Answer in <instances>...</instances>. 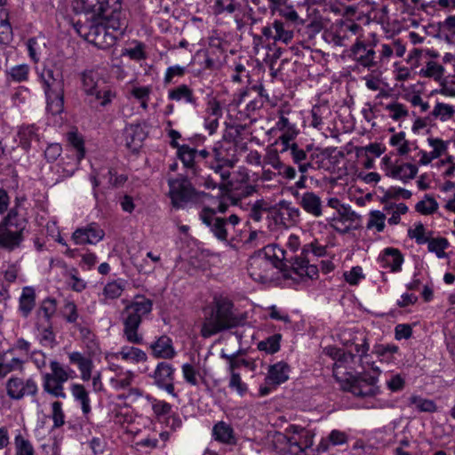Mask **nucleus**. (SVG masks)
<instances>
[{"mask_svg":"<svg viewBox=\"0 0 455 455\" xmlns=\"http://www.w3.org/2000/svg\"><path fill=\"white\" fill-rule=\"evenodd\" d=\"M292 257L276 244H268L249 259L248 273L256 282L266 283L279 278L280 272L291 268Z\"/></svg>","mask_w":455,"mask_h":455,"instance_id":"f257e3e1","label":"nucleus"},{"mask_svg":"<svg viewBox=\"0 0 455 455\" xmlns=\"http://www.w3.org/2000/svg\"><path fill=\"white\" fill-rule=\"evenodd\" d=\"M244 318L234 309L227 298H214L210 313L205 315L201 328L202 337L207 339L219 332L242 325Z\"/></svg>","mask_w":455,"mask_h":455,"instance_id":"f03ea898","label":"nucleus"},{"mask_svg":"<svg viewBox=\"0 0 455 455\" xmlns=\"http://www.w3.org/2000/svg\"><path fill=\"white\" fill-rule=\"evenodd\" d=\"M73 9L76 13L91 14L90 19L108 20L114 31L127 28L121 0H76Z\"/></svg>","mask_w":455,"mask_h":455,"instance_id":"7ed1b4c3","label":"nucleus"},{"mask_svg":"<svg viewBox=\"0 0 455 455\" xmlns=\"http://www.w3.org/2000/svg\"><path fill=\"white\" fill-rule=\"evenodd\" d=\"M153 308L151 299L144 296H137L121 312V320L124 325L123 335L132 344H141L143 337L139 333V328L143 317L148 315Z\"/></svg>","mask_w":455,"mask_h":455,"instance_id":"20e7f679","label":"nucleus"},{"mask_svg":"<svg viewBox=\"0 0 455 455\" xmlns=\"http://www.w3.org/2000/svg\"><path fill=\"white\" fill-rule=\"evenodd\" d=\"M74 28L81 37L101 49L114 45L125 30L114 31L109 22L103 19H88L84 22L78 20Z\"/></svg>","mask_w":455,"mask_h":455,"instance_id":"39448f33","label":"nucleus"},{"mask_svg":"<svg viewBox=\"0 0 455 455\" xmlns=\"http://www.w3.org/2000/svg\"><path fill=\"white\" fill-rule=\"evenodd\" d=\"M169 196L174 208H184L189 203H197L206 194L198 192L186 177H178L168 180Z\"/></svg>","mask_w":455,"mask_h":455,"instance_id":"423d86ee","label":"nucleus"},{"mask_svg":"<svg viewBox=\"0 0 455 455\" xmlns=\"http://www.w3.org/2000/svg\"><path fill=\"white\" fill-rule=\"evenodd\" d=\"M325 246L320 245L317 243L305 244L299 256L288 254V257L293 258L291 262H290L291 269H292L294 273L299 275H306L313 279L314 277L317 276L318 269L316 266L309 264L311 260L309 254H312L314 257H322L325 255Z\"/></svg>","mask_w":455,"mask_h":455,"instance_id":"0eeeda50","label":"nucleus"},{"mask_svg":"<svg viewBox=\"0 0 455 455\" xmlns=\"http://www.w3.org/2000/svg\"><path fill=\"white\" fill-rule=\"evenodd\" d=\"M199 218L210 228L214 236L220 241H228L230 229L240 222V218L236 214H231L228 218L218 217L216 210L209 207L203 208Z\"/></svg>","mask_w":455,"mask_h":455,"instance_id":"6e6552de","label":"nucleus"},{"mask_svg":"<svg viewBox=\"0 0 455 455\" xmlns=\"http://www.w3.org/2000/svg\"><path fill=\"white\" fill-rule=\"evenodd\" d=\"M377 382V377L369 373H363L347 379L343 385V389L352 393L356 397H373L380 392Z\"/></svg>","mask_w":455,"mask_h":455,"instance_id":"1a4fd4ad","label":"nucleus"},{"mask_svg":"<svg viewBox=\"0 0 455 455\" xmlns=\"http://www.w3.org/2000/svg\"><path fill=\"white\" fill-rule=\"evenodd\" d=\"M7 395L12 400H21L25 396H34L38 392V387L33 378L11 377L5 384Z\"/></svg>","mask_w":455,"mask_h":455,"instance_id":"9d476101","label":"nucleus"},{"mask_svg":"<svg viewBox=\"0 0 455 455\" xmlns=\"http://www.w3.org/2000/svg\"><path fill=\"white\" fill-rule=\"evenodd\" d=\"M286 444L292 455H302L312 445V439L303 427L291 425L286 429Z\"/></svg>","mask_w":455,"mask_h":455,"instance_id":"9b49d317","label":"nucleus"},{"mask_svg":"<svg viewBox=\"0 0 455 455\" xmlns=\"http://www.w3.org/2000/svg\"><path fill=\"white\" fill-rule=\"evenodd\" d=\"M24 201V198L17 197L14 206L10 209L7 215L0 222L12 229L14 228L13 230L22 235H24L28 223V213L22 205Z\"/></svg>","mask_w":455,"mask_h":455,"instance_id":"f8f14e48","label":"nucleus"},{"mask_svg":"<svg viewBox=\"0 0 455 455\" xmlns=\"http://www.w3.org/2000/svg\"><path fill=\"white\" fill-rule=\"evenodd\" d=\"M348 56L358 65L368 69L378 66L376 52L374 51L373 46H370L363 41L356 40V42L352 45Z\"/></svg>","mask_w":455,"mask_h":455,"instance_id":"ddd939ff","label":"nucleus"},{"mask_svg":"<svg viewBox=\"0 0 455 455\" xmlns=\"http://www.w3.org/2000/svg\"><path fill=\"white\" fill-rule=\"evenodd\" d=\"M174 371L175 369L170 363L161 362L156 365L151 377L154 379V384L156 386L165 390L173 397H177L173 384Z\"/></svg>","mask_w":455,"mask_h":455,"instance_id":"4468645a","label":"nucleus"},{"mask_svg":"<svg viewBox=\"0 0 455 455\" xmlns=\"http://www.w3.org/2000/svg\"><path fill=\"white\" fill-rule=\"evenodd\" d=\"M105 236L104 230L97 223H90L85 227L76 228L72 235L76 244H96Z\"/></svg>","mask_w":455,"mask_h":455,"instance_id":"2eb2a0df","label":"nucleus"},{"mask_svg":"<svg viewBox=\"0 0 455 455\" xmlns=\"http://www.w3.org/2000/svg\"><path fill=\"white\" fill-rule=\"evenodd\" d=\"M296 197L299 206L308 214L315 218L323 215V205L319 196L311 191L302 194L297 193Z\"/></svg>","mask_w":455,"mask_h":455,"instance_id":"dca6fc26","label":"nucleus"},{"mask_svg":"<svg viewBox=\"0 0 455 455\" xmlns=\"http://www.w3.org/2000/svg\"><path fill=\"white\" fill-rule=\"evenodd\" d=\"M236 146L231 141L219 142L213 148L212 153L216 162L223 163L224 164L234 167L237 163Z\"/></svg>","mask_w":455,"mask_h":455,"instance_id":"f3484780","label":"nucleus"},{"mask_svg":"<svg viewBox=\"0 0 455 455\" xmlns=\"http://www.w3.org/2000/svg\"><path fill=\"white\" fill-rule=\"evenodd\" d=\"M41 77L45 86V91H60L63 89L62 68L57 64L47 65L42 71Z\"/></svg>","mask_w":455,"mask_h":455,"instance_id":"a211bd4d","label":"nucleus"},{"mask_svg":"<svg viewBox=\"0 0 455 455\" xmlns=\"http://www.w3.org/2000/svg\"><path fill=\"white\" fill-rule=\"evenodd\" d=\"M24 240V235L0 223V248L12 251L19 248Z\"/></svg>","mask_w":455,"mask_h":455,"instance_id":"6ab92c4d","label":"nucleus"},{"mask_svg":"<svg viewBox=\"0 0 455 455\" xmlns=\"http://www.w3.org/2000/svg\"><path fill=\"white\" fill-rule=\"evenodd\" d=\"M379 261L382 267L390 268L392 272H398L402 268L403 256L398 249L387 247L379 256Z\"/></svg>","mask_w":455,"mask_h":455,"instance_id":"aec40b11","label":"nucleus"},{"mask_svg":"<svg viewBox=\"0 0 455 455\" xmlns=\"http://www.w3.org/2000/svg\"><path fill=\"white\" fill-rule=\"evenodd\" d=\"M290 366L284 362H278L268 368L266 383L276 387L289 379Z\"/></svg>","mask_w":455,"mask_h":455,"instance_id":"412c9836","label":"nucleus"},{"mask_svg":"<svg viewBox=\"0 0 455 455\" xmlns=\"http://www.w3.org/2000/svg\"><path fill=\"white\" fill-rule=\"evenodd\" d=\"M212 436L217 442L227 445H235L237 442L234 428L225 421H219L213 426Z\"/></svg>","mask_w":455,"mask_h":455,"instance_id":"4be33fe9","label":"nucleus"},{"mask_svg":"<svg viewBox=\"0 0 455 455\" xmlns=\"http://www.w3.org/2000/svg\"><path fill=\"white\" fill-rule=\"evenodd\" d=\"M153 355L156 358L172 359L176 355L172 340L166 335L159 337L150 344Z\"/></svg>","mask_w":455,"mask_h":455,"instance_id":"5701e85b","label":"nucleus"},{"mask_svg":"<svg viewBox=\"0 0 455 455\" xmlns=\"http://www.w3.org/2000/svg\"><path fill=\"white\" fill-rule=\"evenodd\" d=\"M115 96L116 93L107 86L102 88L97 87L96 90L87 94V101L93 108L100 111L99 107L107 106Z\"/></svg>","mask_w":455,"mask_h":455,"instance_id":"b1692460","label":"nucleus"},{"mask_svg":"<svg viewBox=\"0 0 455 455\" xmlns=\"http://www.w3.org/2000/svg\"><path fill=\"white\" fill-rule=\"evenodd\" d=\"M68 359L71 363L77 365L84 381H88L92 378L93 363L89 357L80 352H72L68 354Z\"/></svg>","mask_w":455,"mask_h":455,"instance_id":"393cba45","label":"nucleus"},{"mask_svg":"<svg viewBox=\"0 0 455 455\" xmlns=\"http://www.w3.org/2000/svg\"><path fill=\"white\" fill-rule=\"evenodd\" d=\"M276 126L283 132L279 137V140L283 146L282 151H286L287 147H289V143H291V141L296 138L299 131L296 129L295 125L291 124L288 118H286L284 116H281L280 120L276 124Z\"/></svg>","mask_w":455,"mask_h":455,"instance_id":"a878e982","label":"nucleus"},{"mask_svg":"<svg viewBox=\"0 0 455 455\" xmlns=\"http://www.w3.org/2000/svg\"><path fill=\"white\" fill-rule=\"evenodd\" d=\"M276 126L283 132L279 137V140L283 146L282 151H286L287 147H289V143H291V141L296 138L299 131L296 129L295 125L291 124L288 118H286L284 116H281L280 120L276 124Z\"/></svg>","mask_w":455,"mask_h":455,"instance_id":"bb28decb","label":"nucleus"},{"mask_svg":"<svg viewBox=\"0 0 455 455\" xmlns=\"http://www.w3.org/2000/svg\"><path fill=\"white\" fill-rule=\"evenodd\" d=\"M177 151L178 157L183 165L191 171L192 174L198 175L196 158L197 157V150L188 145H181Z\"/></svg>","mask_w":455,"mask_h":455,"instance_id":"cd10ccee","label":"nucleus"},{"mask_svg":"<svg viewBox=\"0 0 455 455\" xmlns=\"http://www.w3.org/2000/svg\"><path fill=\"white\" fill-rule=\"evenodd\" d=\"M418 172V168L411 164L401 165H390L387 175L395 179H399L403 182L412 180Z\"/></svg>","mask_w":455,"mask_h":455,"instance_id":"c85d7f7f","label":"nucleus"},{"mask_svg":"<svg viewBox=\"0 0 455 455\" xmlns=\"http://www.w3.org/2000/svg\"><path fill=\"white\" fill-rule=\"evenodd\" d=\"M145 138L146 134L139 125L131 126L125 131L126 146L132 151H137L142 146Z\"/></svg>","mask_w":455,"mask_h":455,"instance_id":"c756f323","label":"nucleus"},{"mask_svg":"<svg viewBox=\"0 0 455 455\" xmlns=\"http://www.w3.org/2000/svg\"><path fill=\"white\" fill-rule=\"evenodd\" d=\"M47 111L51 114H62L64 111L63 89L60 91H45Z\"/></svg>","mask_w":455,"mask_h":455,"instance_id":"7c9ffc66","label":"nucleus"},{"mask_svg":"<svg viewBox=\"0 0 455 455\" xmlns=\"http://www.w3.org/2000/svg\"><path fill=\"white\" fill-rule=\"evenodd\" d=\"M278 208L281 218L287 220L291 225L296 224L300 220V210L292 205L291 202L282 200L278 204Z\"/></svg>","mask_w":455,"mask_h":455,"instance_id":"2f4dec72","label":"nucleus"},{"mask_svg":"<svg viewBox=\"0 0 455 455\" xmlns=\"http://www.w3.org/2000/svg\"><path fill=\"white\" fill-rule=\"evenodd\" d=\"M63 382L59 381L51 375L45 373L43 377V387L45 392L53 395L54 397L65 398Z\"/></svg>","mask_w":455,"mask_h":455,"instance_id":"473e14b6","label":"nucleus"},{"mask_svg":"<svg viewBox=\"0 0 455 455\" xmlns=\"http://www.w3.org/2000/svg\"><path fill=\"white\" fill-rule=\"evenodd\" d=\"M287 150L291 151L293 162L298 164L300 172H306L309 167L312 166L311 163L307 162V153L302 148H299L296 143H289Z\"/></svg>","mask_w":455,"mask_h":455,"instance_id":"72a5a7b5","label":"nucleus"},{"mask_svg":"<svg viewBox=\"0 0 455 455\" xmlns=\"http://www.w3.org/2000/svg\"><path fill=\"white\" fill-rule=\"evenodd\" d=\"M71 394L75 400L81 403L82 411L84 414H88L91 411L89 394L85 387L81 384H72Z\"/></svg>","mask_w":455,"mask_h":455,"instance_id":"f704fd0d","label":"nucleus"},{"mask_svg":"<svg viewBox=\"0 0 455 455\" xmlns=\"http://www.w3.org/2000/svg\"><path fill=\"white\" fill-rule=\"evenodd\" d=\"M36 293L31 287H24L20 298V310L23 316H28L35 307Z\"/></svg>","mask_w":455,"mask_h":455,"instance_id":"c9c22d12","label":"nucleus"},{"mask_svg":"<svg viewBox=\"0 0 455 455\" xmlns=\"http://www.w3.org/2000/svg\"><path fill=\"white\" fill-rule=\"evenodd\" d=\"M62 315L68 323L75 324V326L78 328L81 332L88 331V330L83 327L82 323L79 322V319L81 318L78 315L77 307L74 302L68 301L64 305Z\"/></svg>","mask_w":455,"mask_h":455,"instance_id":"e433bc0d","label":"nucleus"},{"mask_svg":"<svg viewBox=\"0 0 455 455\" xmlns=\"http://www.w3.org/2000/svg\"><path fill=\"white\" fill-rule=\"evenodd\" d=\"M67 140L69 145L76 150L77 161L80 162L85 156L84 140L76 130L67 133Z\"/></svg>","mask_w":455,"mask_h":455,"instance_id":"4c0bfd02","label":"nucleus"},{"mask_svg":"<svg viewBox=\"0 0 455 455\" xmlns=\"http://www.w3.org/2000/svg\"><path fill=\"white\" fill-rule=\"evenodd\" d=\"M281 339L282 335L275 333L259 341L257 347L259 351H264L267 354L272 355L279 351Z\"/></svg>","mask_w":455,"mask_h":455,"instance_id":"58836bf2","label":"nucleus"},{"mask_svg":"<svg viewBox=\"0 0 455 455\" xmlns=\"http://www.w3.org/2000/svg\"><path fill=\"white\" fill-rule=\"evenodd\" d=\"M56 312V301L52 299H46L40 306L37 315L38 323H51V319Z\"/></svg>","mask_w":455,"mask_h":455,"instance_id":"ea45409f","label":"nucleus"},{"mask_svg":"<svg viewBox=\"0 0 455 455\" xmlns=\"http://www.w3.org/2000/svg\"><path fill=\"white\" fill-rule=\"evenodd\" d=\"M15 455H36L32 443L20 433L14 438Z\"/></svg>","mask_w":455,"mask_h":455,"instance_id":"a19ab883","label":"nucleus"},{"mask_svg":"<svg viewBox=\"0 0 455 455\" xmlns=\"http://www.w3.org/2000/svg\"><path fill=\"white\" fill-rule=\"evenodd\" d=\"M409 405H414L422 412H435L437 410L436 404L433 400L426 399L416 395L409 398Z\"/></svg>","mask_w":455,"mask_h":455,"instance_id":"79ce46f5","label":"nucleus"},{"mask_svg":"<svg viewBox=\"0 0 455 455\" xmlns=\"http://www.w3.org/2000/svg\"><path fill=\"white\" fill-rule=\"evenodd\" d=\"M50 368L51 372L48 374L53 377L54 379H57L59 381H62L63 383L68 381V379L72 378V374L74 373V371H72L69 368L63 367L57 361H51Z\"/></svg>","mask_w":455,"mask_h":455,"instance_id":"37998d69","label":"nucleus"},{"mask_svg":"<svg viewBox=\"0 0 455 455\" xmlns=\"http://www.w3.org/2000/svg\"><path fill=\"white\" fill-rule=\"evenodd\" d=\"M428 251L435 252L436 257L443 259L446 257L444 250L449 246V242L444 237L428 239L427 242Z\"/></svg>","mask_w":455,"mask_h":455,"instance_id":"c03bdc74","label":"nucleus"},{"mask_svg":"<svg viewBox=\"0 0 455 455\" xmlns=\"http://www.w3.org/2000/svg\"><path fill=\"white\" fill-rule=\"evenodd\" d=\"M444 73V68L435 62V61H428L427 63L426 68H422L419 71V76L423 77H431L434 78L436 81H439Z\"/></svg>","mask_w":455,"mask_h":455,"instance_id":"a18cd8bd","label":"nucleus"},{"mask_svg":"<svg viewBox=\"0 0 455 455\" xmlns=\"http://www.w3.org/2000/svg\"><path fill=\"white\" fill-rule=\"evenodd\" d=\"M119 355L124 360H131L135 363L145 362L147 360L146 353L134 347L122 348Z\"/></svg>","mask_w":455,"mask_h":455,"instance_id":"49530a36","label":"nucleus"},{"mask_svg":"<svg viewBox=\"0 0 455 455\" xmlns=\"http://www.w3.org/2000/svg\"><path fill=\"white\" fill-rule=\"evenodd\" d=\"M169 98L173 100H180L181 99H185L188 102H195L193 92L186 84H181L174 88L173 90L170 91Z\"/></svg>","mask_w":455,"mask_h":455,"instance_id":"de8ad7c7","label":"nucleus"},{"mask_svg":"<svg viewBox=\"0 0 455 455\" xmlns=\"http://www.w3.org/2000/svg\"><path fill=\"white\" fill-rule=\"evenodd\" d=\"M97 78V73L92 70H85L81 74L83 89L86 95L99 87Z\"/></svg>","mask_w":455,"mask_h":455,"instance_id":"09e8293b","label":"nucleus"},{"mask_svg":"<svg viewBox=\"0 0 455 455\" xmlns=\"http://www.w3.org/2000/svg\"><path fill=\"white\" fill-rule=\"evenodd\" d=\"M386 215L380 211H371L369 214V220L366 225L368 229L376 228L378 232H382L385 228Z\"/></svg>","mask_w":455,"mask_h":455,"instance_id":"8fccbe9b","label":"nucleus"},{"mask_svg":"<svg viewBox=\"0 0 455 455\" xmlns=\"http://www.w3.org/2000/svg\"><path fill=\"white\" fill-rule=\"evenodd\" d=\"M37 324L39 326L38 330L42 327L39 338L40 343L45 347H52L55 343V335L52 330L51 323H38Z\"/></svg>","mask_w":455,"mask_h":455,"instance_id":"3c124183","label":"nucleus"},{"mask_svg":"<svg viewBox=\"0 0 455 455\" xmlns=\"http://www.w3.org/2000/svg\"><path fill=\"white\" fill-rule=\"evenodd\" d=\"M28 72L29 67L26 64H20L12 67L9 71H7V75L12 81L20 83L28 80Z\"/></svg>","mask_w":455,"mask_h":455,"instance_id":"603ef678","label":"nucleus"},{"mask_svg":"<svg viewBox=\"0 0 455 455\" xmlns=\"http://www.w3.org/2000/svg\"><path fill=\"white\" fill-rule=\"evenodd\" d=\"M323 354L339 363L347 362L348 359L353 360L354 358L353 354H347L342 349L332 346L324 347Z\"/></svg>","mask_w":455,"mask_h":455,"instance_id":"864d4df0","label":"nucleus"},{"mask_svg":"<svg viewBox=\"0 0 455 455\" xmlns=\"http://www.w3.org/2000/svg\"><path fill=\"white\" fill-rule=\"evenodd\" d=\"M425 198L426 200H422L417 203L415 206L416 211L425 215L434 213L438 209L437 202L427 195L425 196Z\"/></svg>","mask_w":455,"mask_h":455,"instance_id":"5fc2aeb1","label":"nucleus"},{"mask_svg":"<svg viewBox=\"0 0 455 455\" xmlns=\"http://www.w3.org/2000/svg\"><path fill=\"white\" fill-rule=\"evenodd\" d=\"M273 28L275 30V35L273 36L275 41H282L288 44L293 37V32L291 30L284 29V26L282 21L275 20L273 23Z\"/></svg>","mask_w":455,"mask_h":455,"instance_id":"6e6d98bb","label":"nucleus"},{"mask_svg":"<svg viewBox=\"0 0 455 455\" xmlns=\"http://www.w3.org/2000/svg\"><path fill=\"white\" fill-rule=\"evenodd\" d=\"M2 359V375L6 376L8 373L13 371H22L24 360L19 357H12L10 361H7L4 356H1Z\"/></svg>","mask_w":455,"mask_h":455,"instance_id":"4d7b16f0","label":"nucleus"},{"mask_svg":"<svg viewBox=\"0 0 455 455\" xmlns=\"http://www.w3.org/2000/svg\"><path fill=\"white\" fill-rule=\"evenodd\" d=\"M124 290V285L117 281L110 282L107 283L103 290V294L107 299H117L119 298Z\"/></svg>","mask_w":455,"mask_h":455,"instance_id":"13d9d810","label":"nucleus"},{"mask_svg":"<svg viewBox=\"0 0 455 455\" xmlns=\"http://www.w3.org/2000/svg\"><path fill=\"white\" fill-rule=\"evenodd\" d=\"M27 44L30 58L35 62H37L39 60V55L42 54L43 51L45 48V44L43 42H39L37 38L33 37L28 39Z\"/></svg>","mask_w":455,"mask_h":455,"instance_id":"bf43d9fd","label":"nucleus"},{"mask_svg":"<svg viewBox=\"0 0 455 455\" xmlns=\"http://www.w3.org/2000/svg\"><path fill=\"white\" fill-rule=\"evenodd\" d=\"M150 88L147 86L133 87L131 93L138 100V103L143 110L147 109L148 100L150 93Z\"/></svg>","mask_w":455,"mask_h":455,"instance_id":"052dcab7","label":"nucleus"},{"mask_svg":"<svg viewBox=\"0 0 455 455\" xmlns=\"http://www.w3.org/2000/svg\"><path fill=\"white\" fill-rule=\"evenodd\" d=\"M52 419L53 420V427L59 428L62 427L65 423V414L62 410V403L59 401L53 402L52 403Z\"/></svg>","mask_w":455,"mask_h":455,"instance_id":"680f3d73","label":"nucleus"},{"mask_svg":"<svg viewBox=\"0 0 455 455\" xmlns=\"http://www.w3.org/2000/svg\"><path fill=\"white\" fill-rule=\"evenodd\" d=\"M211 168L213 171V175L216 178L218 176L221 183H228V181H229L230 169L233 167H229L223 163L216 162V164H212Z\"/></svg>","mask_w":455,"mask_h":455,"instance_id":"e2e57ef3","label":"nucleus"},{"mask_svg":"<svg viewBox=\"0 0 455 455\" xmlns=\"http://www.w3.org/2000/svg\"><path fill=\"white\" fill-rule=\"evenodd\" d=\"M239 8H240V4H238L235 0H229V2L228 4H226L224 0H216L215 1V12L217 13H222L224 12H227L228 13H233Z\"/></svg>","mask_w":455,"mask_h":455,"instance_id":"0e129e2a","label":"nucleus"},{"mask_svg":"<svg viewBox=\"0 0 455 455\" xmlns=\"http://www.w3.org/2000/svg\"><path fill=\"white\" fill-rule=\"evenodd\" d=\"M134 378V374L128 371L119 374L116 379H112V383L116 388H125L131 386Z\"/></svg>","mask_w":455,"mask_h":455,"instance_id":"69168bd1","label":"nucleus"},{"mask_svg":"<svg viewBox=\"0 0 455 455\" xmlns=\"http://www.w3.org/2000/svg\"><path fill=\"white\" fill-rule=\"evenodd\" d=\"M152 410L157 419H160L163 416L168 415L172 411V405L162 400H154L152 403Z\"/></svg>","mask_w":455,"mask_h":455,"instance_id":"338daca9","label":"nucleus"},{"mask_svg":"<svg viewBox=\"0 0 455 455\" xmlns=\"http://www.w3.org/2000/svg\"><path fill=\"white\" fill-rule=\"evenodd\" d=\"M344 278L349 284L355 285L361 279L364 278V275L363 274L362 267L356 266L352 267L350 271L345 272Z\"/></svg>","mask_w":455,"mask_h":455,"instance_id":"774afa93","label":"nucleus"}]
</instances>
